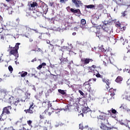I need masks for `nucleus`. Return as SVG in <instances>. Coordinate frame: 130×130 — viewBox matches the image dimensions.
<instances>
[{"mask_svg":"<svg viewBox=\"0 0 130 130\" xmlns=\"http://www.w3.org/2000/svg\"><path fill=\"white\" fill-rule=\"evenodd\" d=\"M21 44L20 43H17L16 44L14 47H11L10 46V51L9 52V55H14V56H17L19 57V54H18V49H19V45Z\"/></svg>","mask_w":130,"mask_h":130,"instance_id":"f257e3e1","label":"nucleus"},{"mask_svg":"<svg viewBox=\"0 0 130 130\" xmlns=\"http://www.w3.org/2000/svg\"><path fill=\"white\" fill-rule=\"evenodd\" d=\"M110 36V34L106 31L102 30V29H100L98 34H97V37L99 38H106L107 40H109Z\"/></svg>","mask_w":130,"mask_h":130,"instance_id":"f03ea898","label":"nucleus"},{"mask_svg":"<svg viewBox=\"0 0 130 130\" xmlns=\"http://www.w3.org/2000/svg\"><path fill=\"white\" fill-rule=\"evenodd\" d=\"M40 10L42 12L43 15H46L47 14V12H48V7H47V5L45 4V3L41 1H40Z\"/></svg>","mask_w":130,"mask_h":130,"instance_id":"7ed1b4c3","label":"nucleus"},{"mask_svg":"<svg viewBox=\"0 0 130 130\" xmlns=\"http://www.w3.org/2000/svg\"><path fill=\"white\" fill-rule=\"evenodd\" d=\"M103 52L105 53V54H107L106 55H105V58H106V60H105L104 61H107L108 62V59H109V60H110V59H109V57L108 56H109L110 55H112L113 54L111 53V49H104L103 50H102Z\"/></svg>","mask_w":130,"mask_h":130,"instance_id":"20e7f679","label":"nucleus"},{"mask_svg":"<svg viewBox=\"0 0 130 130\" xmlns=\"http://www.w3.org/2000/svg\"><path fill=\"white\" fill-rule=\"evenodd\" d=\"M12 107L11 106H8L7 107H5L3 108V112L1 115L4 116V114H11V112L10 110H11Z\"/></svg>","mask_w":130,"mask_h":130,"instance_id":"39448f33","label":"nucleus"},{"mask_svg":"<svg viewBox=\"0 0 130 130\" xmlns=\"http://www.w3.org/2000/svg\"><path fill=\"white\" fill-rule=\"evenodd\" d=\"M81 61L84 66H86V64H88L90 62L94 61V60L92 58H84L81 59Z\"/></svg>","mask_w":130,"mask_h":130,"instance_id":"423d86ee","label":"nucleus"},{"mask_svg":"<svg viewBox=\"0 0 130 130\" xmlns=\"http://www.w3.org/2000/svg\"><path fill=\"white\" fill-rule=\"evenodd\" d=\"M50 37V34L49 32L42 33L40 36H39V39H42V40H45L47 38Z\"/></svg>","mask_w":130,"mask_h":130,"instance_id":"0eeeda50","label":"nucleus"},{"mask_svg":"<svg viewBox=\"0 0 130 130\" xmlns=\"http://www.w3.org/2000/svg\"><path fill=\"white\" fill-rule=\"evenodd\" d=\"M72 2L76 8H80L83 6V3L81 0H72Z\"/></svg>","mask_w":130,"mask_h":130,"instance_id":"6e6552de","label":"nucleus"},{"mask_svg":"<svg viewBox=\"0 0 130 130\" xmlns=\"http://www.w3.org/2000/svg\"><path fill=\"white\" fill-rule=\"evenodd\" d=\"M33 109H34V103H32L28 109L24 110V112H25V113H30V114H32L34 112L33 111Z\"/></svg>","mask_w":130,"mask_h":130,"instance_id":"1a4fd4ad","label":"nucleus"},{"mask_svg":"<svg viewBox=\"0 0 130 130\" xmlns=\"http://www.w3.org/2000/svg\"><path fill=\"white\" fill-rule=\"evenodd\" d=\"M99 30H100V29L98 28L97 26H93L89 28V31L92 33H95L96 36L97 34L99 33Z\"/></svg>","mask_w":130,"mask_h":130,"instance_id":"9d476101","label":"nucleus"},{"mask_svg":"<svg viewBox=\"0 0 130 130\" xmlns=\"http://www.w3.org/2000/svg\"><path fill=\"white\" fill-rule=\"evenodd\" d=\"M51 110H52L51 112H48V115H49V116H50L53 112H55L56 114L59 113V112L62 110V109H53L51 108Z\"/></svg>","mask_w":130,"mask_h":130,"instance_id":"9b49d317","label":"nucleus"},{"mask_svg":"<svg viewBox=\"0 0 130 130\" xmlns=\"http://www.w3.org/2000/svg\"><path fill=\"white\" fill-rule=\"evenodd\" d=\"M22 29L23 30H26V31H31V30H32V31H35V32H36V33H39V32H38V30H37V29H34L33 28H30V27H28V26H27V25L23 26L22 27Z\"/></svg>","mask_w":130,"mask_h":130,"instance_id":"f8f14e48","label":"nucleus"},{"mask_svg":"<svg viewBox=\"0 0 130 130\" xmlns=\"http://www.w3.org/2000/svg\"><path fill=\"white\" fill-rule=\"evenodd\" d=\"M19 130H30L27 124H22L20 126Z\"/></svg>","mask_w":130,"mask_h":130,"instance_id":"ddd939ff","label":"nucleus"},{"mask_svg":"<svg viewBox=\"0 0 130 130\" xmlns=\"http://www.w3.org/2000/svg\"><path fill=\"white\" fill-rule=\"evenodd\" d=\"M109 92L111 93L110 96H111V97H113V96L115 95V93H116V89H113V88H111L109 89Z\"/></svg>","mask_w":130,"mask_h":130,"instance_id":"4468645a","label":"nucleus"},{"mask_svg":"<svg viewBox=\"0 0 130 130\" xmlns=\"http://www.w3.org/2000/svg\"><path fill=\"white\" fill-rule=\"evenodd\" d=\"M49 110V109H47L45 110L44 112L42 113L40 115V119H44V118H45V114H46V113H47V112H48V111Z\"/></svg>","mask_w":130,"mask_h":130,"instance_id":"2eb2a0df","label":"nucleus"},{"mask_svg":"<svg viewBox=\"0 0 130 130\" xmlns=\"http://www.w3.org/2000/svg\"><path fill=\"white\" fill-rule=\"evenodd\" d=\"M87 68L89 72H90V73H93V72L95 71V69L97 68V67L95 65H92V66L88 67Z\"/></svg>","mask_w":130,"mask_h":130,"instance_id":"dca6fc26","label":"nucleus"},{"mask_svg":"<svg viewBox=\"0 0 130 130\" xmlns=\"http://www.w3.org/2000/svg\"><path fill=\"white\" fill-rule=\"evenodd\" d=\"M130 122L129 121L127 120H124L123 122L121 121L120 124L122 125H125L126 127H128V123Z\"/></svg>","mask_w":130,"mask_h":130,"instance_id":"f3484780","label":"nucleus"},{"mask_svg":"<svg viewBox=\"0 0 130 130\" xmlns=\"http://www.w3.org/2000/svg\"><path fill=\"white\" fill-rule=\"evenodd\" d=\"M15 98H14V96H10L8 98V103H10L11 104L15 102Z\"/></svg>","mask_w":130,"mask_h":130,"instance_id":"a211bd4d","label":"nucleus"},{"mask_svg":"<svg viewBox=\"0 0 130 130\" xmlns=\"http://www.w3.org/2000/svg\"><path fill=\"white\" fill-rule=\"evenodd\" d=\"M108 113H111L112 112V113H113V114H115V115H117L118 114V112L114 108H112L111 110H108Z\"/></svg>","mask_w":130,"mask_h":130,"instance_id":"6ab92c4d","label":"nucleus"},{"mask_svg":"<svg viewBox=\"0 0 130 130\" xmlns=\"http://www.w3.org/2000/svg\"><path fill=\"white\" fill-rule=\"evenodd\" d=\"M60 60L61 61V64H64L67 63V62H69V60H68V58H61L60 59Z\"/></svg>","mask_w":130,"mask_h":130,"instance_id":"aec40b11","label":"nucleus"},{"mask_svg":"<svg viewBox=\"0 0 130 130\" xmlns=\"http://www.w3.org/2000/svg\"><path fill=\"white\" fill-rule=\"evenodd\" d=\"M123 80V78L121 76H118L115 79L116 83H121Z\"/></svg>","mask_w":130,"mask_h":130,"instance_id":"412c9836","label":"nucleus"},{"mask_svg":"<svg viewBox=\"0 0 130 130\" xmlns=\"http://www.w3.org/2000/svg\"><path fill=\"white\" fill-rule=\"evenodd\" d=\"M102 79L103 83H106L107 86H109V85H110V82H109V79H106L105 78H103V77Z\"/></svg>","mask_w":130,"mask_h":130,"instance_id":"4be33fe9","label":"nucleus"},{"mask_svg":"<svg viewBox=\"0 0 130 130\" xmlns=\"http://www.w3.org/2000/svg\"><path fill=\"white\" fill-rule=\"evenodd\" d=\"M102 30L105 31V32L109 33V34H110V29L108 27H103V29H102Z\"/></svg>","mask_w":130,"mask_h":130,"instance_id":"5701e85b","label":"nucleus"},{"mask_svg":"<svg viewBox=\"0 0 130 130\" xmlns=\"http://www.w3.org/2000/svg\"><path fill=\"white\" fill-rule=\"evenodd\" d=\"M19 74L20 75L22 78H24V77H26L27 75H28V73L27 72L22 71L21 72H19Z\"/></svg>","mask_w":130,"mask_h":130,"instance_id":"b1692460","label":"nucleus"},{"mask_svg":"<svg viewBox=\"0 0 130 130\" xmlns=\"http://www.w3.org/2000/svg\"><path fill=\"white\" fill-rule=\"evenodd\" d=\"M31 8H35V7H38V4L37 2H33L31 4H30Z\"/></svg>","mask_w":130,"mask_h":130,"instance_id":"393cba45","label":"nucleus"},{"mask_svg":"<svg viewBox=\"0 0 130 130\" xmlns=\"http://www.w3.org/2000/svg\"><path fill=\"white\" fill-rule=\"evenodd\" d=\"M22 90L21 89H16L14 91V94H21Z\"/></svg>","mask_w":130,"mask_h":130,"instance_id":"a878e982","label":"nucleus"},{"mask_svg":"<svg viewBox=\"0 0 130 130\" xmlns=\"http://www.w3.org/2000/svg\"><path fill=\"white\" fill-rule=\"evenodd\" d=\"M58 92L60 93V94H61L62 95H64L65 94H67V90H62V89H58Z\"/></svg>","mask_w":130,"mask_h":130,"instance_id":"bb28decb","label":"nucleus"},{"mask_svg":"<svg viewBox=\"0 0 130 130\" xmlns=\"http://www.w3.org/2000/svg\"><path fill=\"white\" fill-rule=\"evenodd\" d=\"M124 94H125L126 98H130V91L128 90H126Z\"/></svg>","mask_w":130,"mask_h":130,"instance_id":"cd10ccee","label":"nucleus"},{"mask_svg":"<svg viewBox=\"0 0 130 130\" xmlns=\"http://www.w3.org/2000/svg\"><path fill=\"white\" fill-rule=\"evenodd\" d=\"M85 7L86 8V9H94V8H95V5H85Z\"/></svg>","mask_w":130,"mask_h":130,"instance_id":"c85d7f7f","label":"nucleus"},{"mask_svg":"<svg viewBox=\"0 0 130 130\" xmlns=\"http://www.w3.org/2000/svg\"><path fill=\"white\" fill-rule=\"evenodd\" d=\"M36 14L38 17H40L41 15H43V13L41 11L40 9H39V11H37Z\"/></svg>","mask_w":130,"mask_h":130,"instance_id":"c756f323","label":"nucleus"},{"mask_svg":"<svg viewBox=\"0 0 130 130\" xmlns=\"http://www.w3.org/2000/svg\"><path fill=\"white\" fill-rule=\"evenodd\" d=\"M89 109H90L89 108L84 107L82 110V112H83V113H87L88 111H89Z\"/></svg>","mask_w":130,"mask_h":130,"instance_id":"7c9ffc66","label":"nucleus"},{"mask_svg":"<svg viewBox=\"0 0 130 130\" xmlns=\"http://www.w3.org/2000/svg\"><path fill=\"white\" fill-rule=\"evenodd\" d=\"M7 3H10L12 6H15V2H14V0H6Z\"/></svg>","mask_w":130,"mask_h":130,"instance_id":"2f4dec72","label":"nucleus"},{"mask_svg":"<svg viewBox=\"0 0 130 130\" xmlns=\"http://www.w3.org/2000/svg\"><path fill=\"white\" fill-rule=\"evenodd\" d=\"M71 13H73L74 14H77L78 9H74L73 8H71L70 9Z\"/></svg>","mask_w":130,"mask_h":130,"instance_id":"473e14b6","label":"nucleus"},{"mask_svg":"<svg viewBox=\"0 0 130 130\" xmlns=\"http://www.w3.org/2000/svg\"><path fill=\"white\" fill-rule=\"evenodd\" d=\"M104 8L102 4H99L97 5V9L98 10H102Z\"/></svg>","mask_w":130,"mask_h":130,"instance_id":"72a5a7b5","label":"nucleus"},{"mask_svg":"<svg viewBox=\"0 0 130 130\" xmlns=\"http://www.w3.org/2000/svg\"><path fill=\"white\" fill-rule=\"evenodd\" d=\"M19 103H20V100L18 99L17 101L14 102L13 104L14 105H15V106H17Z\"/></svg>","mask_w":130,"mask_h":130,"instance_id":"f704fd0d","label":"nucleus"},{"mask_svg":"<svg viewBox=\"0 0 130 130\" xmlns=\"http://www.w3.org/2000/svg\"><path fill=\"white\" fill-rule=\"evenodd\" d=\"M81 24L82 25H86V20H85L84 19H82L81 20Z\"/></svg>","mask_w":130,"mask_h":130,"instance_id":"c9c22d12","label":"nucleus"},{"mask_svg":"<svg viewBox=\"0 0 130 130\" xmlns=\"http://www.w3.org/2000/svg\"><path fill=\"white\" fill-rule=\"evenodd\" d=\"M8 69L9 72H10L11 73H13V71H14V69H13L12 66H9L8 67Z\"/></svg>","mask_w":130,"mask_h":130,"instance_id":"e433bc0d","label":"nucleus"},{"mask_svg":"<svg viewBox=\"0 0 130 130\" xmlns=\"http://www.w3.org/2000/svg\"><path fill=\"white\" fill-rule=\"evenodd\" d=\"M53 88H51L49 89L48 91H47V94H51V93H52V92H53Z\"/></svg>","mask_w":130,"mask_h":130,"instance_id":"4c0bfd02","label":"nucleus"},{"mask_svg":"<svg viewBox=\"0 0 130 130\" xmlns=\"http://www.w3.org/2000/svg\"><path fill=\"white\" fill-rule=\"evenodd\" d=\"M40 97H41V95L40 94H39L38 93H37V94H36L35 95V98H36V99L37 100H38L39 99V98H40Z\"/></svg>","mask_w":130,"mask_h":130,"instance_id":"58836bf2","label":"nucleus"},{"mask_svg":"<svg viewBox=\"0 0 130 130\" xmlns=\"http://www.w3.org/2000/svg\"><path fill=\"white\" fill-rule=\"evenodd\" d=\"M96 78H101V79H103V76L101 75L100 74L98 73L96 75H95Z\"/></svg>","mask_w":130,"mask_h":130,"instance_id":"ea45409f","label":"nucleus"},{"mask_svg":"<svg viewBox=\"0 0 130 130\" xmlns=\"http://www.w3.org/2000/svg\"><path fill=\"white\" fill-rule=\"evenodd\" d=\"M27 123L28 124V125H29V126H32V125H31L32 123V121H31V120L27 121Z\"/></svg>","mask_w":130,"mask_h":130,"instance_id":"a19ab883","label":"nucleus"},{"mask_svg":"<svg viewBox=\"0 0 130 130\" xmlns=\"http://www.w3.org/2000/svg\"><path fill=\"white\" fill-rule=\"evenodd\" d=\"M79 128L80 129H81V130L84 129V126L83 125V124L82 123L79 124Z\"/></svg>","mask_w":130,"mask_h":130,"instance_id":"79ce46f5","label":"nucleus"},{"mask_svg":"<svg viewBox=\"0 0 130 130\" xmlns=\"http://www.w3.org/2000/svg\"><path fill=\"white\" fill-rule=\"evenodd\" d=\"M49 7H53L54 6V2H50L49 3Z\"/></svg>","mask_w":130,"mask_h":130,"instance_id":"37998d69","label":"nucleus"},{"mask_svg":"<svg viewBox=\"0 0 130 130\" xmlns=\"http://www.w3.org/2000/svg\"><path fill=\"white\" fill-rule=\"evenodd\" d=\"M22 120H23V117L20 118L19 119V121H17L16 122V124H18V123H19V122H22Z\"/></svg>","mask_w":130,"mask_h":130,"instance_id":"c03bdc74","label":"nucleus"},{"mask_svg":"<svg viewBox=\"0 0 130 130\" xmlns=\"http://www.w3.org/2000/svg\"><path fill=\"white\" fill-rule=\"evenodd\" d=\"M126 11H125L124 12H123L122 13H121V15H122V17H125V16H126V14H125V13H126Z\"/></svg>","mask_w":130,"mask_h":130,"instance_id":"a18cd8bd","label":"nucleus"},{"mask_svg":"<svg viewBox=\"0 0 130 130\" xmlns=\"http://www.w3.org/2000/svg\"><path fill=\"white\" fill-rule=\"evenodd\" d=\"M5 130H15V129H14V127L11 126V127H9L8 128H5Z\"/></svg>","mask_w":130,"mask_h":130,"instance_id":"49530a36","label":"nucleus"},{"mask_svg":"<svg viewBox=\"0 0 130 130\" xmlns=\"http://www.w3.org/2000/svg\"><path fill=\"white\" fill-rule=\"evenodd\" d=\"M91 81H93L94 82H96V81H97V79H96V78H91V79H90L88 80V82H91Z\"/></svg>","mask_w":130,"mask_h":130,"instance_id":"de8ad7c7","label":"nucleus"},{"mask_svg":"<svg viewBox=\"0 0 130 130\" xmlns=\"http://www.w3.org/2000/svg\"><path fill=\"white\" fill-rule=\"evenodd\" d=\"M69 0H60L61 4H66V2H68Z\"/></svg>","mask_w":130,"mask_h":130,"instance_id":"09e8293b","label":"nucleus"},{"mask_svg":"<svg viewBox=\"0 0 130 130\" xmlns=\"http://www.w3.org/2000/svg\"><path fill=\"white\" fill-rule=\"evenodd\" d=\"M89 82H90V81H88L85 82L83 84L84 86H87V85H90V83H89Z\"/></svg>","mask_w":130,"mask_h":130,"instance_id":"8fccbe9b","label":"nucleus"},{"mask_svg":"<svg viewBox=\"0 0 130 130\" xmlns=\"http://www.w3.org/2000/svg\"><path fill=\"white\" fill-rule=\"evenodd\" d=\"M4 119L3 118V115H0V123L2 122V121H4Z\"/></svg>","mask_w":130,"mask_h":130,"instance_id":"3c124183","label":"nucleus"},{"mask_svg":"<svg viewBox=\"0 0 130 130\" xmlns=\"http://www.w3.org/2000/svg\"><path fill=\"white\" fill-rule=\"evenodd\" d=\"M43 66H42V64L39 65L38 67H37V69L38 70H41V69H42V67Z\"/></svg>","mask_w":130,"mask_h":130,"instance_id":"603ef678","label":"nucleus"},{"mask_svg":"<svg viewBox=\"0 0 130 130\" xmlns=\"http://www.w3.org/2000/svg\"><path fill=\"white\" fill-rule=\"evenodd\" d=\"M78 92L79 93H80L81 95H82V96H84V92H83L82 90H79Z\"/></svg>","mask_w":130,"mask_h":130,"instance_id":"864d4df0","label":"nucleus"},{"mask_svg":"<svg viewBox=\"0 0 130 130\" xmlns=\"http://www.w3.org/2000/svg\"><path fill=\"white\" fill-rule=\"evenodd\" d=\"M3 5L4 7L5 8H6V9L7 10H8V9H9V7H8V5H7V4H5L3 3Z\"/></svg>","mask_w":130,"mask_h":130,"instance_id":"5fc2aeb1","label":"nucleus"},{"mask_svg":"<svg viewBox=\"0 0 130 130\" xmlns=\"http://www.w3.org/2000/svg\"><path fill=\"white\" fill-rule=\"evenodd\" d=\"M2 93H4V94H7V91L6 90H4V89H3V90H2Z\"/></svg>","mask_w":130,"mask_h":130,"instance_id":"6e6d98bb","label":"nucleus"},{"mask_svg":"<svg viewBox=\"0 0 130 130\" xmlns=\"http://www.w3.org/2000/svg\"><path fill=\"white\" fill-rule=\"evenodd\" d=\"M39 94L41 95V96L43 95V90L40 91Z\"/></svg>","mask_w":130,"mask_h":130,"instance_id":"4d7b16f0","label":"nucleus"},{"mask_svg":"<svg viewBox=\"0 0 130 130\" xmlns=\"http://www.w3.org/2000/svg\"><path fill=\"white\" fill-rule=\"evenodd\" d=\"M63 110L66 111V110H68V109H69V106L67 105V106L65 107L64 109H63Z\"/></svg>","mask_w":130,"mask_h":130,"instance_id":"13d9d810","label":"nucleus"},{"mask_svg":"<svg viewBox=\"0 0 130 130\" xmlns=\"http://www.w3.org/2000/svg\"><path fill=\"white\" fill-rule=\"evenodd\" d=\"M77 14L82 15V13H81V10H80V9H77Z\"/></svg>","mask_w":130,"mask_h":130,"instance_id":"bf43d9fd","label":"nucleus"},{"mask_svg":"<svg viewBox=\"0 0 130 130\" xmlns=\"http://www.w3.org/2000/svg\"><path fill=\"white\" fill-rule=\"evenodd\" d=\"M0 39L2 40H4L5 39V38L3 36L0 35Z\"/></svg>","mask_w":130,"mask_h":130,"instance_id":"052dcab7","label":"nucleus"},{"mask_svg":"<svg viewBox=\"0 0 130 130\" xmlns=\"http://www.w3.org/2000/svg\"><path fill=\"white\" fill-rule=\"evenodd\" d=\"M50 44V46H49V48H50V47H51V48H53L54 47L53 46V45L51 44Z\"/></svg>","mask_w":130,"mask_h":130,"instance_id":"680f3d73","label":"nucleus"},{"mask_svg":"<svg viewBox=\"0 0 130 130\" xmlns=\"http://www.w3.org/2000/svg\"><path fill=\"white\" fill-rule=\"evenodd\" d=\"M47 127H48V126H44L43 127V130H47Z\"/></svg>","mask_w":130,"mask_h":130,"instance_id":"e2e57ef3","label":"nucleus"},{"mask_svg":"<svg viewBox=\"0 0 130 130\" xmlns=\"http://www.w3.org/2000/svg\"><path fill=\"white\" fill-rule=\"evenodd\" d=\"M46 43H47V44H50V41L49 40H47Z\"/></svg>","mask_w":130,"mask_h":130,"instance_id":"0e129e2a","label":"nucleus"},{"mask_svg":"<svg viewBox=\"0 0 130 130\" xmlns=\"http://www.w3.org/2000/svg\"><path fill=\"white\" fill-rule=\"evenodd\" d=\"M37 59H36V58H35L31 60V62H34V61H37Z\"/></svg>","mask_w":130,"mask_h":130,"instance_id":"69168bd1","label":"nucleus"},{"mask_svg":"<svg viewBox=\"0 0 130 130\" xmlns=\"http://www.w3.org/2000/svg\"><path fill=\"white\" fill-rule=\"evenodd\" d=\"M42 67H44V66H46V63H45V62L42 63Z\"/></svg>","mask_w":130,"mask_h":130,"instance_id":"338daca9","label":"nucleus"},{"mask_svg":"<svg viewBox=\"0 0 130 130\" xmlns=\"http://www.w3.org/2000/svg\"><path fill=\"white\" fill-rule=\"evenodd\" d=\"M125 44H126V45H127V42L124 41V42L123 43V45H124Z\"/></svg>","mask_w":130,"mask_h":130,"instance_id":"774afa93","label":"nucleus"}]
</instances>
